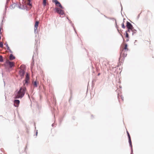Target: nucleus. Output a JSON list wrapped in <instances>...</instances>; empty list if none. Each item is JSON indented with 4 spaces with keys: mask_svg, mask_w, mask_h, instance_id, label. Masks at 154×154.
Masks as SVG:
<instances>
[{
    "mask_svg": "<svg viewBox=\"0 0 154 154\" xmlns=\"http://www.w3.org/2000/svg\"><path fill=\"white\" fill-rule=\"evenodd\" d=\"M126 26L127 28H129L131 30L134 29V28L132 24L130 23L128 21H127L126 22Z\"/></svg>",
    "mask_w": 154,
    "mask_h": 154,
    "instance_id": "nucleus-3",
    "label": "nucleus"
},
{
    "mask_svg": "<svg viewBox=\"0 0 154 154\" xmlns=\"http://www.w3.org/2000/svg\"><path fill=\"white\" fill-rule=\"evenodd\" d=\"M54 123H53V124H52V127H53V126H54Z\"/></svg>",
    "mask_w": 154,
    "mask_h": 154,
    "instance_id": "nucleus-52",
    "label": "nucleus"
},
{
    "mask_svg": "<svg viewBox=\"0 0 154 154\" xmlns=\"http://www.w3.org/2000/svg\"><path fill=\"white\" fill-rule=\"evenodd\" d=\"M46 0H43V5L44 7L46 6Z\"/></svg>",
    "mask_w": 154,
    "mask_h": 154,
    "instance_id": "nucleus-25",
    "label": "nucleus"
},
{
    "mask_svg": "<svg viewBox=\"0 0 154 154\" xmlns=\"http://www.w3.org/2000/svg\"><path fill=\"white\" fill-rule=\"evenodd\" d=\"M52 2L54 3L55 5L59 7L61 4L57 0H53Z\"/></svg>",
    "mask_w": 154,
    "mask_h": 154,
    "instance_id": "nucleus-9",
    "label": "nucleus"
},
{
    "mask_svg": "<svg viewBox=\"0 0 154 154\" xmlns=\"http://www.w3.org/2000/svg\"><path fill=\"white\" fill-rule=\"evenodd\" d=\"M3 65L5 67V69L7 70L8 71L10 72V69L11 68L14 66V64L13 62L6 60Z\"/></svg>",
    "mask_w": 154,
    "mask_h": 154,
    "instance_id": "nucleus-2",
    "label": "nucleus"
},
{
    "mask_svg": "<svg viewBox=\"0 0 154 154\" xmlns=\"http://www.w3.org/2000/svg\"><path fill=\"white\" fill-rule=\"evenodd\" d=\"M8 50L9 51L10 53H13V52L12 51H11V50L10 49V48H9V49Z\"/></svg>",
    "mask_w": 154,
    "mask_h": 154,
    "instance_id": "nucleus-36",
    "label": "nucleus"
},
{
    "mask_svg": "<svg viewBox=\"0 0 154 154\" xmlns=\"http://www.w3.org/2000/svg\"><path fill=\"white\" fill-rule=\"evenodd\" d=\"M26 89L25 87H21L19 90H17L15 92V99L21 98L25 95Z\"/></svg>",
    "mask_w": 154,
    "mask_h": 154,
    "instance_id": "nucleus-1",
    "label": "nucleus"
},
{
    "mask_svg": "<svg viewBox=\"0 0 154 154\" xmlns=\"http://www.w3.org/2000/svg\"><path fill=\"white\" fill-rule=\"evenodd\" d=\"M3 47V43L2 42H0V47L1 48H2Z\"/></svg>",
    "mask_w": 154,
    "mask_h": 154,
    "instance_id": "nucleus-31",
    "label": "nucleus"
},
{
    "mask_svg": "<svg viewBox=\"0 0 154 154\" xmlns=\"http://www.w3.org/2000/svg\"><path fill=\"white\" fill-rule=\"evenodd\" d=\"M100 75V73H98L97 75L98 76V75Z\"/></svg>",
    "mask_w": 154,
    "mask_h": 154,
    "instance_id": "nucleus-55",
    "label": "nucleus"
},
{
    "mask_svg": "<svg viewBox=\"0 0 154 154\" xmlns=\"http://www.w3.org/2000/svg\"><path fill=\"white\" fill-rule=\"evenodd\" d=\"M20 67L22 68V69H24V70H26V66L24 64H22L21 66Z\"/></svg>",
    "mask_w": 154,
    "mask_h": 154,
    "instance_id": "nucleus-21",
    "label": "nucleus"
},
{
    "mask_svg": "<svg viewBox=\"0 0 154 154\" xmlns=\"http://www.w3.org/2000/svg\"><path fill=\"white\" fill-rule=\"evenodd\" d=\"M4 86H5V82L4 81Z\"/></svg>",
    "mask_w": 154,
    "mask_h": 154,
    "instance_id": "nucleus-50",
    "label": "nucleus"
},
{
    "mask_svg": "<svg viewBox=\"0 0 154 154\" xmlns=\"http://www.w3.org/2000/svg\"><path fill=\"white\" fill-rule=\"evenodd\" d=\"M10 0H6V4H7L8 3V2H9Z\"/></svg>",
    "mask_w": 154,
    "mask_h": 154,
    "instance_id": "nucleus-44",
    "label": "nucleus"
},
{
    "mask_svg": "<svg viewBox=\"0 0 154 154\" xmlns=\"http://www.w3.org/2000/svg\"><path fill=\"white\" fill-rule=\"evenodd\" d=\"M131 31L132 32V35H133L135 34L137 32V30L135 29H132L131 30Z\"/></svg>",
    "mask_w": 154,
    "mask_h": 154,
    "instance_id": "nucleus-17",
    "label": "nucleus"
},
{
    "mask_svg": "<svg viewBox=\"0 0 154 154\" xmlns=\"http://www.w3.org/2000/svg\"><path fill=\"white\" fill-rule=\"evenodd\" d=\"M1 150L2 151V149H1Z\"/></svg>",
    "mask_w": 154,
    "mask_h": 154,
    "instance_id": "nucleus-61",
    "label": "nucleus"
},
{
    "mask_svg": "<svg viewBox=\"0 0 154 154\" xmlns=\"http://www.w3.org/2000/svg\"><path fill=\"white\" fill-rule=\"evenodd\" d=\"M121 8H122L121 10V11H122V6L121 4Z\"/></svg>",
    "mask_w": 154,
    "mask_h": 154,
    "instance_id": "nucleus-46",
    "label": "nucleus"
},
{
    "mask_svg": "<svg viewBox=\"0 0 154 154\" xmlns=\"http://www.w3.org/2000/svg\"><path fill=\"white\" fill-rule=\"evenodd\" d=\"M91 116H93V115H91Z\"/></svg>",
    "mask_w": 154,
    "mask_h": 154,
    "instance_id": "nucleus-59",
    "label": "nucleus"
},
{
    "mask_svg": "<svg viewBox=\"0 0 154 154\" xmlns=\"http://www.w3.org/2000/svg\"><path fill=\"white\" fill-rule=\"evenodd\" d=\"M67 19L69 20V19H68V17H67Z\"/></svg>",
    "mask_w": 154,
    "mask_h": 154,
    "instance_id": "nucleus-56",
    "label": "nucleus"
},
{
    "mask_svg": "<svg viewBox=\"0 0 154 154\" xmlns=\"http://www.w3.org/2000/svg\"><path fill=\"white\" fill-rule=\"evenodd\" d=\"M121 98L123 100V96H121Z\"/></svg>",
    "mask_w": 154,
    "mask_h": 154,
    "instance_id": "nucleus-48",
    "label": "nucleus"
},
{
    "mask_svg": "<svg viewBox=\"0 0 154 154\" xmlns=\"http://www.w3.org/2000/svg\"><path fill=\"white\" fill-rule=\"evenodd\" d=\"M128 143L129 144V146L131 148V149H132V142L131 140V138L130 137L129 138H128Z\"/></svg>",
    "mask_w": 154,
    "mask_h": 154,
    "instance_id": "nucleus-11",
    "label": "nucleus"
},
{
    "mask_svg": "<svg viewBox=\"0 0 154 154\" xmlns=\"http://www.w3.org/2000/svg\"><path fill=\"white\" fill-rule=\"evenodd\" d=\"M59 14L60 15H63L64 14L63 10L61 9Z\"/></svg>",
    "mask_w": 154,
    "mask_h": 154,
    "instance_id": "nucleus-22",
    "label": "nucleus"
},
{
    "mask_svg": "<svg viewBox=\"0 0 154 154\" xmlns=\"http://www.w3.org/2000/svg\"><path fill=\"white\" fill-rule=\"evenodd\" d=\"M14 5L15 4V5H18V3H14Z\"/></svg>",
    "mask_w": 154,
    "mask_h": 154,
    "instance_id": "nucleus-45",
    "label": "nucleus"
},
{
    "mask_svg": "<svg viewBox=\"0 0 154 154\" xmlns=\"http://www.w3.org/2000/svg\"><path fill=\"white\" fill-rule=\"evenodd\" d=\"M24 69H20L19 71V74L20 75L21 77L24 76L25 73V71Z\"/></svg>",
    "mask_w": 154,
    "mask_h": 154,
    "instance_id": "nucleus-5",
    "label": "nucleus"
},
{
    "mask_svg": "<svg viewBox=\"0 0 154 154\" xmlns=\"http://www.w3.org/2000/svg\"><path fill=\"white\" fill-rule=\"evenodd\" d=\"M125 37L128 39L129 38L128 34L126 32H125Z\"/></svg>",
    "mask_w": 154,
    "mask_h": 154,
    "instance_id": "nucleus-27",
    "label": "nucleus"
},
{
    "mask_svg": "<svg viewBox=\"0 0 154 154\" xmlns=\"http://www.w3.org/2000/svg\"><path fill=\"white\" fill-rule=\"evenodd\" d=\"M20 103V101L19 100L15 99L14 101V105L15 107H18Z\"/></svg>",
    "mask_w": 154,
    "mask_h": 154,
    "instance_id": "nucleus-4",
    "label": "nucleus"
},
{
    "mask_svg": "<svg viewBox=\"0 0 154 154\" xmlns=\"http://www.w3.org/2000/svg\"><path fill=\"white\" fill-rule=\"evenodd\" d=\"M4 45H5L6 46V47H7V50H8L10 48L8 46L7 43V42H6L5 43V44Z\"/></svg>",
    "mask_w": 154,
    "mask_h": 154,
    "instance_id": "nucleus-28",
    "label": "nucleus"
},
{
    "mask_svg": "<svg viewBox=\"0 0 154 154\" xmlns=\"http://www.w3.org/2000/svg\"><path fill=\"white\" fill-rule=\"evenodd\" d=\"M32 0H29V3L27 4V5L30 6L29 9H31L32 7V3L31 2Z\"/></svg>",
    "mask_w": 154,
    "mask_h": 154,
    "instance_id": "nucleus-16",
    "label": "nucleus"
},
{
    "mask_svg": "<svg viewBox=\"0 0 154 154\" xmlns=\"http://www.w3.org/2000/svg\"><path fill=\"white\" fill-rule=\"evenodd\" d=\"M59 7L61 9H63L64 8L62 5L61 4L60 5Z\"/></svg>",
    "mask_w": 154,
    "mask_h": 154,
    "instance_id": "nucleus-35",
    "label": "nucleus"
},
{
    "mask_svg": "<svg viewBox=\"0 0 154 154\" xmlns=\"http://www.w3.org/2000/svg\"><path fill=\"white\" fill-rule=\"evenodd\" d=\"M10 59L11 60H12L15 59V57L12 54H11L10 56Z\"/></svg>",
    "mask_w": 154,
    "mask_h": 154,
    "instance_id": "nucleus-15",
    "label": "nucleus"
},
{
    "mask_svg": "<svg viewBox=\"0 0 154 154\" xmlns=\"http://www.w3.org/2000/svg\"><path fill=\"white\" fill-rule=\"evenodd\" d=\"M124 21H123V22L122 23V25H121L123 29H125V26L124 24Z\"/></svg>",
    "mask_w": 154,
    "mask_h": 154,
    "instance_id": "nucleus-26",
    "label": "nucleus"
},
{
    "mask_svg": "<svg viewBox=\"0 0 154 154\" xmlns=\"http://www.w3.org/2000/svg\"><path fill=\"white\" fill-rule=\"evenodd\" d=\"M22 8L21 9L25 10V9H26L27 11H28L29 10L27 6H25V5L24 4L22 5Z\"/></svg>",
    "mask_w": 154,
    "mask_h": 154,
    "instance_id": "nucleus-13",
    "label": "nucleus"
},
{
    "mask_svg": "<svg viewBox=\"0 0 154 154\" xmlns=\"http://www.w3.org/2000/svg\"><path fill=\"white\" fill-rule=\"evenodd\" d=\"M26 148H27V146H26V148H25V151L26 149Z\"/></svg>",
    "mask_w": 154,
    "mask_h": 154,
    "instance_id": "nucleus-54",
    "label": "nucleus"
},
{
    "mask_svg": "<svg viewBox=\"0 0 154 154\" xmlns=\"http://www.w3.org/2000/svg\"><path fill=\"white\" fill-rule=\"evenodd\" d=\"M70 97L69 100V103H71V100L72 98V91L71 90H70Z\"/></svg>",
    "mask_w": 154,
    "mask_h": 154,
    "instance_id": "nucleus-14",
    "label": "nucleus"
},
{
    "mask_svg": "<svg viewBox=\"0 0 154 154\" xmlns=\"http://www.w3.org/2000/svg\"><path fill=\"white\" fill-rule=\"evenodd\" d=\"M3 22V20L2 21V22Z\"/></svg>",
    "mask_w": 154,
    "mask_h": 154,
    "instance_id": "nucleus-60",
    "label": "nucleus"
},
{
    "mask_svg": "<svg viewBox=\"0 0 154 154\" xmlns=\"http://www.w3.org/2000/svg\"><path fill=\"white\" fill-rule=\"evenodd\" d=\"M131 31V29H130L129 28H127V30H126L125 32H126L127 33L128 32H130Z\"/></svg>",
    "mask_w": 154,
    "mask_h": 154,
    "instance_id": "nucleus-32",
    "label": "nucleus"
},
{
    "mask_svg": "<svg viewBox=\"0 0 154 154\" xmlns=\"http://www.w3.org/2000/svg\"><path fill=\"white\" fill-rule=\"evenodd\" d=\"M121 14L122 16L123 15H122V12H121Z\"/></svg>",
    "mask_w": 154,
    "mask_h": 154,
    "instance_id": "nucleus-57",
    "label": "nucleus"
},
{
    "mask_svg": "<svg viewBox=\"0 0 154 154\" xmlns=\"http://www.w3.org/2000/svg\"><path fill=\"white\" fill-rule=\"evenodd\" d=\"M127 135H128V138H129L130 137H131L130 135L128 132V131H127Z\"/></svg>",
    "mask_w": 154,
    "mask_h": 154,
    "instance_id": "nucleus-33",
    "label": "nucleus"
},
{
    "mask_svg": "<svg viewBox=\"0 0 154 154\" xmlns=\"http://www.w3.org/2000/svg\"><path fill=\"white\" fill-rule=\"evenodd\" d=\"M4 59L3 56L0 55V62H4Z\"/></svg>",
    "mask_w": 154,
    "mask_h": 154,
    "instance_id": "nucleus-19",
    "label": "nucleus"
},
{
    "mask_svg": "<svg viewBox=\"0 0 154 154\" xmlns=\"http://www.w3.org/2000/svg\"><path fill=\"white\" fill-rule=\"evenodd\" d=\"M8 8V7L7 6H6V5L5 6V12L6 11L7 8Z\"/></svg>",
    "mask_w": 154,
    "mask_h": 154,
    "instance_id": "nucleus-39",
    "label": "nucleus"
},
{
    "mask_svg": "<svg viewBox=\"0 0 154 154\" xmlns=\"http://www.w3.org/2000/svg\"><path fill=\"white\" fill-rule=\"evenodd\" d=\"M125 20V19L124 18V19H123V21H124V20Z\"/></svg>",
    "mask_w": 154,
    "mask_h": 154,
    "instance_id": "nucleus-58",
    "label": "nucleus"
},
{
    "mask_svg": "<svg viewBox=\"0 0 154 154\" xmlns=\"http://www.w3.org/2000/svg\"><path fill=\"white\" fill-rule=\"evenodd\" d=\"M117 31H118V33H120V32H119V29L118 28H117Z\"/></svg>",
    "mask_w": 154,
    "mask_h": 154,
    "instance_id": "nucleus-41",
    "label": "nucleus"
},
{
    "mask_svg": "<svg viewBox=\"0 0 154 154\" xmlns=\"http://www.w3.org/2000/svg\"><path fill=\"white\" fill-rule=\"evenodd\" d=\"M23 85L24 86H27L30 83V82L29 80H24L23 82Z\"/></svg>",
    "mask_w": 154,
    "mask_h": 154,
    "instance_id": "nucleus-6",
    "label": "nucleus"
},
{
    "mask_svg": "<svg viewBox=\"0 0 154 154\" xmlns=\"http://www.w3.org/2000/svg\"><path fill=\"white\" fill-rule=\"evenodd\" d=\"M29 76L28 73L27 72L26 75V77L25 78L24 80H29Z\"/></svg>",
    "mask_w": 154,
    "mask_h": 154,
    "instance_id": "nucleus-18",
    "label": "nucleus"
},
{
    "mask_svg": "<svg viewBox=\"0 0 154 154\" xmlns=\"http://www.w3.org/2000/svg\"><path fill=\"white\" fill-rule=\"evenodd\" d=\"M127 55V53H122H122L121 56H120V57L119 58V61H120V58L122 57L123 59H125V57H126Z\"/></svg>",
    "mask_w": 154,
    "mask_h": 154,
    "instance_id": "nucleus-10",
    "label": "nucleus"
},
{
    "mask_svg": "<svg viewBox=\"0 0 154 154\" xmlns=\"http://www.w3.org/2000/svg\"><path fill=\"white\" fill-rule=\"evenodd\" d=\"M131 154H133V149H131Z\"/></svg>",
    "mask_w": 154,
    "mask_h": 154,
    "instance_id": "nucleus-38",
    "label": "nucleus"
},
{
    "mask_svg": "<svg viewBox=\"0 0 154 154\" xmlns=\"http://www.w3.org/2000/svg\"><path fill=\"white\" fill-rule=\"evenodd\" d=\"M39 22L38 21H36L34 25V32L35 33L36 30H37L38 27V26Z\"/></svg>",
    "mask_w": 154,
    "mask_h": 154,
    "instance_id": "nucleus-7",
    "label": "nucleus"
},
{
    "mask_svg": "<svg viewBox=\"0 0 154 154\" xmlns=\"http://www.w3.org/2000/svg\"><path fill=\"white\" fill-rule=\"evenodd\" d=\"M115 27H116V28L117 29V28H118V26H117V22H116V20H115Z\"/></svg>",
    "mask_w": 154,
    "mask_h": 154,
    "instance_id": "nucleus-34",
    "label": "nucleus"
},
{
    "mask_svg": "<svg viewBox=\"0 0 154 154\" xmlns=\"http://www.w3.org/2000/svg\"><path fill=\"white\" fill-rule=\"evenodd\" d=\"M38 134V130H37L35 132V136H36Z\"/></svg>",
    "mask_w": 154,
    "mask_h": 154,
    "instance_id": "nucleus-40",
    "label": "nucleus"
},
{
    "mask_svg": "<svg viewBox=\"0 0 154 154\" xmlns=\"http://www.w3.org/2000/svg\"><path fill=\"white\" fill-rule=\"evenodd\" d=\"M1 29V27H0V34H1L2 33Z\"/></svg>",
    "mask_w": 154,
    "mask_h": 154,
    "instance_id": "nucleus-47",
    "label": "nucleus"
},
{
    "mask_svg": "<svg viewBox=\"0 0 154 154\" xmlns=\"http://www.w3.org/2000/svg\"><path fill=\"white\" fill-rule=\"evenodd\" d=\"M69 23L72 24V26L73 27V28L75 30V33H76V31H75V28L74 27V24H73V23H72V21L70 20H69Z\"/></svg>",
    "mask_w": 154,
    "mask_h": 154,
    "instance_id": "nucleus-23",
    "label": "nucleus"
},
{
    "mask_svg": "<svg viewBox=\"0 0 154 154\" xmlns=\"http://www.w3.org/2000/svg\"><path fill=\"white\" fill-rule=\"evenodd\" d=\"M141 13H140V14H139L137 16V20L140 17V14Z\"/></svg>",
    "mask_w": 154,
    "mask_h": 154,
    "instance_id": "nucleus-37",
    "label": "nucleus"
},
{
    "mask_svg": "<svg viewBox=\"0 0 154 154\" xmlns=\"http://www.w3.org/2000/svg\"><path fill=\"white\" fill-rule=\"evenodd\" d=\"M33 85V86L35 87H37V86H38L37 82L36 81L34 82Z\"/></svg>",
    "mask_w": 154,
    "mask_h": 154,
    "instance_id": "nucleus-24",
    "label": "nucleus"
},
{
    "mask_svg": "<svg viewBox=\"0 0 154 154\" xmlns=\"http://www.w3.org/2000/svg\"><path fill=\"white\" fill-rule=\"evenodd\" d=\"M25 3V2L24 0H23L22 3Z\"/></svg>",
    "mask_w": 154,
    "mask_h": 154,
    "instance_id": "nucleus-49",
    "label": "nucleus"
},
{
    "mask_svg": "<svg viewBox=\"0 0 154 154\" xmlns=\"http://www.w3.org/2000/svg\"><path fill=\"white\" fill-rule=\"evenodd\" d=\"M15 5L13 4L11 5H10V8L11 9H14L15 8Z\"/></svg>",
    "mask_w": 154,
    "mask_h": 154,
    "instance_id": "nucleus-30",
    "label": "nucleus"
},
{
    "mask_svg": "<svg viewBox=\"0 0 154 154\" xmlns=\"http://www.w3.org/2000/svg\"><path fill=\"white\" fill-rule=\"evenodd\" d=\"M120 35L123 38V35L120 33H119Z\"/></svg>",
    "mask_w": 154,
    "mask_h": 154,
    "instance_id": "nucleus-43",
    "label": "nucleus"
},
{
    "mask_svg": "<svg viewBox=\"0 0 154 154\" xmlns=\"http://www.w3.org/2000/svg\"><path fill=\"white\" fill-rule=\"evenodd\" d=\"M104 16H105L106 17V18H108V19H110V20H112L113 21H114V20H115H115H116L115 19V18H113L108 17H106V16H105V15H104Z\"/></svg>",
    "mask_w": 154,
    "mask_h": 154,
    "instance_id": "nucleus-29",
    "label": "nucleus"
},
{
    "mask_svg": "<svg viewBox=\"0 0 154 154\" xmlns=\"http://www.w3.org/2000/svg\"><path fill=\"white\" fill-rule=\"evenodd\" d=\"M34 60H33V56L32 61V63H31V69H32V67L34 66Z\"/></svg>",
    "mask_w": 154,
    "mask_h": 154,
    "instance_id": "nucleus-20",
    "label": "nucleus"
},
{
    "mask_svg": "<svg viewBox=\"0 0 154 154\" xmlns=\"http://www.w3.org/2000/svg\"><path fill=\"white\" fill-rule=\"evenodd\" d=\"M137 41V40H135V42H134V45H135V43Z\"/></svg>",
    "mask_w": 154,
    "mask_h": 154,
    "instance_id": "nucleus-51",
    "label": "nucleus"
},
{
    "mask_svg": "<svg viewBox=\"0 0 154 154\" xmlns=\"http://www.w3.org/2000/svg\"><path fill=\"white\" fill-rule=\"evenodd\" d=\"M128 45L127 44H125V47L120 52V56H121L122 53L124 51V50H125L126 51H128Z\"/></svg>",
    "mask_w": 154,
    "mask_h": 154,
    "instance_id": "nucleus-8",
    "label": "nucleus"
},
{
    "mask_svg": "<svg viewBox=\"0 0 154 154\" xmlns=\"http://www.w3.org/2000/svg\"><path fill=\"white\" fill-rule=\"evenodd\" d=\"M18 7L20 9H21V8H22L20 6V5H18Z\"/></svg>",
    "mask_w": 154,
    "mask_h": 154,
    "instance_id": "nucleus-42",
    "label": "nucleus"
},
{
    "mask_svg": "<svg viewBox=\"0 0 154 154\" xmlns=\"http://www.w3.org/2000/svg\"><path fill=\"white\" fill-rule=\"evenodd\" d=\"M61 10V9L57 7L55 8L54 9V10L55 11V12L58 14L59 13V12Z\"/></svg>",
    "mask_w": 154,
    "mask_h": 154,
    "instance_id": "nucleus-12",
    "label": "nucleus"
},
{
    "mask_svg": "<svg viewBox=\"0 0 154 154\" xmlns=\"http://www.w3.org/2000/svg\"><path fill=\"white\" fill-rule=\"evenodd\" d=\"M128 41H129V39H127L126 40V42H128Z\"/></svg>",
    "mask_w": 154,
    "mask_h": 154,
    "instance_id": "nucleus-53",
    "label": "nucleus"
}]
</instances>
